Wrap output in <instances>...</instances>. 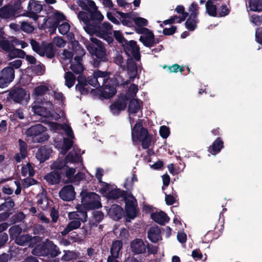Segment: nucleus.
Returning <instances> with one entry per match:
<instances>
[{
	"label": "nucleus",
	"instance_id": "obj_1",
	"mask_svg": "<svg viewBox=\"0 0 262 262\" xmlns=\"http://www.w3.org/2000/svg\"><path fill=\"white\" fill-rule=\"evenodd\" d=\"M86 48L91 55L95 57L92 61L95 68L99 67L101 62L107 60L106 49L99 39L91 38V42L87 45Z\"/></svg>",
	"mask_w": 262,
	"mask_h": 262
},
{
	"label": "nucleus",
	"instance_id": "obj_2",
	"mask_svg": "<svg viewBox=\"0 0 262 262\" xmlns=\"http://www.w3.org/2000/svg\"><path fill=\"white\" fill-rule=\"evenodd\" d=\"M82 205H77L76 209L78 212L84 216V219H88L87 211L90 209H98L101 207L100 202L92 200L98 195L95 192H88L82 191L80 193Z\"/></svg>",
	"mask_w": 262,
	"mask_h": 262
},
{
	"label": "nucleus",
	"instance_id": "obj_3",
	"mask_svg": "<svg viewBox=\"0 0 262 262\" xmlns=\"http://www.w3.org/2000/svg\"><path fill=\"white\" fill-rule=\"evenodd\" d=\"M80 22L83 24V29L86 33L90 35H95L100 33L108 23L104 22L102 23L104 17H78Z\"/></svg>",
	"mask_w": 262,
	"mask_h": 262
},
{
	"label": "nucleus",
	"instance_id": "obj_4",
	"mask_svg": "<svg viewBox=\"0 0 262 262\" xmlns=\"http://www.w3.org/2000/svg\"><path fill=\"white\" fill-rule=\"evenodd\" d=\"M110 85H104L100 89L92 90L91 93L94 97H96L100 100L108 99L113 97L117 93L116 86L119 84L117 76L114 77L110 81Z\"/></svg>",
	"mask_w": 262,
	"mask_h": 262
},
{
	"label": "nucleus",
	"instance_id": "obj_5",
	"mask_svg": "<svg viewBox=\"0 0 262 262\" xmlns=\"http://www.w3.org/2000/svg\"><path fill=\"white\" fill-rule=\"evenodd\" d=\"M66 17H46L43 19L42 28L44 29H50L49 31H54L57 28L62 35L66 34L70 30V26L67 22L64 21Z\"/></svg>",
	"mask_w": 262,
	"mask_h": 262
},
{
	"label": "nucleus",
	"instance_id": "obj_6",
	"mask_svg": "<svg viewBox=\"0 0 262 262\" xmlns=\"http://www.w3.org/2000/svg\"><path fill=\"white\" fill-rule=\"evenodd\" d=\"M47 128L41 124H37L31 126L26 131L25 134L27 137L35 138L38 143H42L49 139V135L46 132Z\"/></svg>",
	"mask_w": 262,
	"mask_h": 262
},
{
	"label": "nucleus",
	"instance_id": "obj_7",
	"mask_svg": "<svg viewBox=\"0 0 262 262\" xmlns=\"http://www.w3.org/2000/svg\"><path fill=\"white\" fill-rule=\"evenodd\" d=\"M7 99L16 103L22 104L29 101L30 95L25 89L19 86H14L10 90Z\"/></svg>",
	"mask_w": 262,
	"mask_h": 262
},
{
	"label": "nucleus",
	"instance_id": "obj_8",
	"mask_svg": "<svg viewBox=\"0 0 262 262\" xmlns=\"http://www.w3.org/2000/svg\"><path fill=\"white\" fill-rule=\"evenodd\" d=\"M53 166L56 170L60 171L62 177L67 178L64 182L65 183H72L71 181L73 180L76 172L75 168L69 167L65 160H57L53 163Z\"/></svg>",
	"mask_w": 262,
	"mask_h": 262
},
{
	"label": "nucleus",
	"instance_id": "obj_9",
	"mask_svg": "<svg viewBox=\"0 0 262 262\" xmlns=\"http://www.w3.org/2000/svg\"><path fill=\"white\" fill-rule=\"evenodd\" d=\"M34 250H39L40 255L44 256L50 255L54 258L60 253L59 248L52 241H48L42 245H38Z\"/></svg>",
	"mask_w": 262,
	"mask_h": 262
},
{
	"label": "nucleus",
	"instance_id": "obj_10",
	"mask_svg": "<svg viewBox=\"0 0 262 262\" xmlns=\"http://www.w3.org/2000/svg\"><path fill=\"white\" fill-rule=\"evenodd\" d=\"M122 48L128 57H133L136 61L140 60V48L136 41L134 40H126L125 43H123Z\"/></svg>",
	"mask_w": 262,
	"mask_h": 262
},
{
	"label": "nucleus",
	"instance_id": "obj_11",
	"mask_svg": "<svg viewBox=\"0 0 262 262\" xmlns=\"http://www.w3.org/2000/svg\"><path fill=\"white\" fill-rule=\"evenodd\" d=\"M25 0H14L13 5L4 6L0 8V16H14L22 10L21 3Z\"/></svg>",
	"mask_w": 262,
	"mask_h": 262
},
{
	"label": "nucleus",
	"instance_id": "obj_12",
	"mask_svg": "<svg viewBox=\"0 0 262 262\" xmlns=\"http://www.w3.org/2000/svg\"><path fill=\"white\" fill-rule=\"evenodd\" d=\"M128 101V98L126 95H120L118 99L110 106L112 113L115 115H119L121 111L126 108Z\"/></svg>",
	"mask_w": 262,
	"mask_h": 262
},
{
	"label": "nucleus",
	"instance_id": "obj_13",
	"mask_svg": "<svg viewBox=\"0 0 262 262\" xmlns=\"http://www.w3.org/2000/svg\"><path fill=\"white\" fill-rule=\"evenodd\" d=\"M15 71L11 68H4L0 71V88H4L14 80Z\"/></svg>",
	"mask_w": 262,
	"mask_h": 262
},
{
	"label": "nucleus",
	"instance_id": "obj_14",
	"mask_svg": "<svg viewBox=\"0 0 262 262\" xmlns=\"http://www.w3.org/2000/svg\"><path fill=\"white\" fill-rule=\"evenodd\" d=\"M78 5L83 10L88 11L90 16H103L98 10L95 2L91 0H77Z\"/></svg>",
	"mask_w": 262,
	"mask_h": 262
},
{
	"label": "nucleus",
	"instance_id": "obj_15",
	"mask_svg": "<svg viewBox=\"0 0 262 262\" xmlns=\"http://www.w3.org/2000/svg\"><path fill=\"white\" fill-rule=\"evenodd\" d=\"M129 198H127L124 200L126 217L127 219H134L137 216L138 213L137 202L136 200V201L133 199L129 200Z\"/></svg>",
	"mask_w": 262,
	"mask_h": 262
},
{
	"label": "nucleus",
	"instance_id": "obj_16",
	"mask_svg": "<svg viewBox=\"0 0 262 262\" xmlns=\"http://www.w3.org/2000/svg\"><path fill=\"white\" fill-rule=\"evenodd\" d=\"M148 135L147 129L143 127L142 122L140 120L135 124L132 129V138L133 139L136 138L137 140L139 141Z\"/></svg>",
	"mask_w": 262,
	"mask_h": 262
},
{
	"label": "nucleus",
	"instance_id": "obj_17",
	"mask_svg": "<svg viewBox=\"0 0 262 262\" xmlns=\"http://www.w3.org/2000/svg\"><path fill=\"white\" fill-rule=\"evenodd\" d=\"M75 194L74 187L72 185L64 186L59 192L60 198L65 201L73 200L75 198Z\"/></svg>",
	"mask_w": 262,
	"mask_h": 262
},
{
	"label": "nucleus",
	"instance_id": "obj_18",
	"mask_svg": "<svg viewBox=\"0 0 262 262\" xmlns=\"http://www.w3.org/2000/svg\"><path fill=\"white\" fill-rule=\"evenodd\" d=\"M51 169L53 170L46 174L45 176L44 179L50 185H56L59 184L62 178L60 171L59 170H56L54 168L53 164L51 165Z\"/></svg>",
	"mask_w": 262,
	"mask_h": 262
},
{
	"label": "nucleus",
	"instance_id": "obj_19",
	"mask_svg": "<svg viewBox=\"0 0 262 262\" xmlns=\"http://www.w3.org/2000/svg\"><path fill=\"white\" fill-rule=\"evenodd\" d=\"M77 80L78 83L75 86L76 90L79 92L81 95H87L89 92V87H88V80L85 76L80 74L77 78Z\"/></svg>",
	"mask_w": 262,
	"mask_h": 262
},
{
	"label": "nucleus",
	"instance_id": "obj_20",
	"mask_svg": "<svg viewBox=\"0 0 262 262\" xmlns=\"http://www.w3.org/2000/svg\"><path fill=\"white\" fill-rule=\"evenodd\" d=\"M131 250L135 254L145 253L146 246L143 241L140 238H135L130 242Z\"/></svg>",
	"mask_w": 262,
	"mask_h": 262
},
{
	"label": "nucleus",
	"instance_id": "obj_21",
	"mask_svg": "<svg viewBox=\"0 0 262 262\" xmlns=\"http://www.w3.org/2000/svg\"><path fill=\"white\" fill-rule=\"evenodd\" d=\"M124 211L119 205L113 204L108 209L107 214L109 216L115 221H119L124 216Z\"/></svg>",
	"mask_w": 262,
	"mask_h": 262
},
{
	"label": "nucleus",
	"instance_id": "obj_22",
	"mask_svg": "<svg viewBox=\"0 0 262 262\" xmlns=\"http://www.w3.org/2000/svg\"><path fill=\"white\" fill-rule=\"evenodd\" d=\"M112 26L108 23L105 27L103 26V29L101 30L100 33L97 34L96 36L103 39L104 40L106 41L108 45H110L113 43L114 41V38L112 36Z\"/></svg>",
	"mask_w": 262,
	"mask_h": 262
},
{
	"label": "nucleus",
	"instance_id": "obj_23",
	"mask_svg": "<svg viewBox=\"0 0 262 262\" xmlns=\"http://www.w3.org/2000/svg\"><path fill=\"white\" fill-rule=\"evenodd\" d=\"M147 237L153 243L161 241V229L157 226L151 227L147 232Z\"/></svg>",
	"mask_w": 262,
	"mask_h": 262
},
{
	"label": "nucleus",
	"instance_id": "obj_24",
	"mask_svg": "<svg viewBox=\"0 0 262 262\" xmlns=\"http://www.w3.org/2000/svg\"><path fill=\"white\" fill-rule=\"evenodd\" d=\"M42 5L37 1L35 0H30L27 7V13L23 15L24 16H28L29 15H34V16H38L36 14L42 10Z\"/></svg>",
	"mask_w": 262,
	"mask_h": 262
},
{
	"label": "nucleus",
	"instance_id": "obj_25",
	"mask_svg": "<svg viewBox=\"0 0 262 262\" xmlns=\"http://www.w3.org/2000/svg\"><path fill=\"white\" fill-rule=\"evenodd\" d=\"M110 74L111 73L107 71H102L98 70L95 71V76L97 77L99 83L101 84V86L102 87L104 85H109L110 84V81L113 79H110ZM110 85L111 86L112 84H110Z\"/></svg>",
	"mask_w": 262,
	"mask_h": 262
},
{
	"label": "nucleus",
	"instance_id": "obj_26",
	"mask_svg": "<svg viewBox=\"0 0 262 262\" xmlns=\"http://www.w3.org/2000/svg\"><path fill=\"white\" fill-rule=\"evenodd\" d=\"M52 150L47 146H41L36 153V158L40 162L43 163L48 160Z\"/></svg>",
	"mask_w": 262,
	"mask_h": 262
},
{
	"label": "nucleus",
	"instance_id": "obj_27",
	"mask_svg": "<svg viewBox=\"0 0 262 262\" xmlns=\"http://www.w3.org/2000/svg\"><path fill=\"white\" fill-rule=\"evenodd\" d=\"M18 144L19 147V153L15 154L14 156V158L17 163H19L21 160L25 159L28 155V145L26 142L21 139H19Z\"/></svg>",
	"mask_w": 262,
	"mask_h": 262
},
{
	"label": "nucleus",
	"instance_id": "obj_28",
	"mask_svg": "<svg viewBox=\"0 0 262 262\" xmlns=\"http://www.w3.org/2000/svg\"><path fill=\"white\" fill-rule=\"evenodd\" d=\"M150 218L157 223L164 225L165 223H168L170 218L167 214L163 211L156 212L151 213Z\"/></svg>",
	"mask_w": 262,
	"mask_h": 262
},
{
	"label": "nucleus",
	"instance_id": "obj_29",
	"mask_svg": "<svg viewBox=\"0 0 262 262\" xmlns=\"http://www.w3.org/2000/svg\"><path fill=\"white\" fill-rule=\"evenodd\" d=\"M224 148V142L221 137H217L210 145L208 151L211 155L215 156Z\"/></svg>",
	"mask_w": 262,
	"mask_h": 262
},
{
	"label": "nucleus",
	"instance_id": "obj_30",
	"mask_svg": "<svg viewBox=\"0 0 262 262\" xmlns=\"http://www.w3.org/2000/svg\"><path fill=\"white\" fill-rule=\"evenodd\" d=\"M106 197L109 200H116L122 198L124 201L126 198H129L126 191L121 190L119 188H115L110 190L107 193Z\"/></svg>",
	"mask_w": 262,
	"mask_h": 262
},
{
	"label": "nucleus",
	"instance_id": "obj_31",
	"mask_svg": "<svg viewBox=\"0 0 262 262\" xmlns=\"http://www.w3.org/2000/svg\"><path fill=\"white\" fill-rule=\"evenodd\" d=\"M123 247V243L121 240H115L113 242L110 249L111 255L107 258L113 257L117 258L119 257V252Z\"/></svg>",
	"mask_w": 262,
	"mask_h": 262
},
{
	"label": "nucleus",
	"instance_id": "obj_32",
	"mask_svg": "<svg viewBox=\"0 0 262 262\" xmlns=\"http://www.w3.org/2000/svg\"><path fill=\"white\" fill-rule=\"evenodd\" d=\"M142 101L139 99H132L129 101L128 112L129 114H135L142 108Z\"/></svg>",
	"mask_w": 262,
	"mask_h": 262
},
{
	"label": "nucleus",
	"instance_id": "obj_33",
	"mask_svg": "<svg viewBox=\"0 0 262 262\" xmlns=\"http://www.w3.org/2000/svg\"><path fill=\"white\" fill-rule=\"evenodd\" d=\"M81 225V222L79 220H73L70 221L64 228L63 231H61V234L65 236L69 234L73 230L78 229Z\"/></svg>",
	"mask_w": 262,
	"mask_h": 262
},
{
	"label": "nucleus",
	"instance_id": "obj_34",
	"mask_svg": "<svg viewBox=\"0 0 262 262\" xmlns=\"http://www.w3.org/2000/svg\"><path fill=\"white\" fill-rule=\"evenodd\" d=\"M42 51L43 52V56L46 55L49 59H52L55 56V48L52 43L45 42Z\"/></svg>",
	"mask_w": 262,
	"mask_h": 262
},
{
	"label": "nucleus",
	"instance_id": "obj_35",
	"mask_svg": "<svg viewBox=\"0 0 262 262\" xmlns=\"http://www.w3.org/2000/svg\"><path fill=\"white\" fill-rule=\"evenodd\" d=\"M154 34L151 32L145 36H140L139 41L146 47L151 48L154 46Z\"/></svg>",
	"mask_w": 262,
	"mask_h": 262
},
{
	"label": "nucleus",
	"instance_id": "obj_36",
	"mask_svg": "<svg viewBox=\"0 0 262 262\" xmlns=\"http://www.w3.org/2000/svg\"><path fill=\"white\" fill-rule=\"evenodd\" d=\"M32 110L35 114L40 116L43 117H49L52 116L50 111L44 106L34 105L32 107Z\"/></svg>",
	"mask_w": 262,
	"mask_h": 262
},
{
	"label": "nucleus",
	"instance_id": "obj_37",
	"mask_svg": "<svg viewBox=\"0 0 262 262\" xmlns=\"http://www.w3.org/2000/svg\"><path fill=\"white\" fill-rule=\"evenodd\" d=\"M77 45L73 49L74 52L77 55L74 57V60L76 63H81L82 56L85 54L84 49L76 41Z\"/></svg>",
	"mask_w": 262,
	"mask_h": 262
},
{
	"label": "nucleus",
	"instance_id": "obj_38",
	"mask_svg": "<svg viewBox=\"0 0 262 262\" xmlns=\"http://www.w3.org/2000/svg\"><path fill=\"white\" fill-rule=\"evenodd\" d=\"M80 253L74 251L67 250L64 251V253L61 257V259L64 261H70L77 259L79 257Z\"/></svg>",
	"mask_w": 262,
	"mask_h": 262
},
{
	"label": "nucleus",
	"instance_id": "obj_39",
	"mask_svg": "<svg viewBox=\"0 0 262 262\" xmlns=\"http://www.w3.org/2000/svg\"><path fill=\"white\" fill-rule=\"evenodd\" d=\"M248 3L251 11L262 12V0H249Z\"/></svg>",
	"mask_w": 262,
	"mask_h": 262
},
{
	"label": "nucleus",
	"instance_id": "obj_40",
	"mask_svg": "<svg viewBox=\"0 0 262 262\" xmlns=\"http://www.w3.org/2000/svg\"><path fill=\"white\" fill-rule=\"evenodd\" d=\"M45 43V41H42L40 44L38 41L33 39H31L30 41L32 50L41 56H43V52L42 51Z\"/></svg>",
	"mask_w": 262,
	"mask_h": 262
},
{
	"label": "nucleus",
	"instance_id": "obj_41",
	"mask_svg": "<svg viewBox=\"0 0 262 262\" xmlns=\"http://www.w3.org/2000/svg\"><path fill=\"white\" fill-rule=\"evenodd\" d=\"M26 56V52L21 49H16L13 46L8 54V56L10 59L15 58L16 57L24 58Z\"/></svg>",
	"mask_w": 262,
	"mask_h": 262
},
{
	"label": "nucleus",
	"instance_id": "obj_42",
	"mask_svg": "<svg viewBox=\"0 0 262 262\" xmlns=\"http://www.w3.org/2000/svg\"><path fill=\"white\" fill-rule=\"evenodd\" d=\"M65 85L68 88H72L75 84L76 78L71 72H66L64 74Z\"/></svg>",
	"mask_w": 262,
	"mask_h": 262
},
{
	"label": "nucleus",
	"instance_id": "obj_43",
	"mask_svg": "<svg viewBox=\"0 0 262 262\" xmlns=\"http://www.w3.org/2000/svg\"><path fill=\"white\" fill-rule=\"evenodd\" d=\"M134 183L133 182L131 181V180L129 178H127L125 180L123 187L124 188H125V191L127 192L128 197L131 199H133L136 201V198L133 196L132 193L134 188Z\"/></svg>",
	"mask_w": 262,
	"mask_h": 262
},
{
	"label": "nucleus",
	"instance_id": "obj_44",
	"mask_svg": "<svg viewBox=\"0 0 262 262\" xmlns=\"http://www.w3.org/2000/svg\"><path fill=\"white\" fill-rule=\"evenodd\" d=\"M31 240L32 236L29 234H26L20 235L18 237H16L15 239V242L18 245L24 246Z\"/></svg>",
	"mask_w": 262,
	"mask_h": 262
},
{
	"label": "nucleus",
	"instance_id": "obj_45",
	"mask_svg": "<svg viewBox=\"0 0 262 262\" xmlns=\"http://www.w3.org/2000/svg\"><path fill=\"white\" fill-rule=\"evenodd\" d=\"M21 173L23 177L27 176L28 173L31 177L34 176L35 171L30 163H28L26 165L22 166Z\"/></svg>",
	"mask_w": 262,
	"mask_h": 262
},
{
	"label": "nucleus",
	"instance_id": "obj_46",
	"mask_svg": "<svg viewBox=\"0 0 262 262\" xmlns=\"http://www.w3.org/2000/svg\"><path fill=\"white\" fill-rule=\"evenodd\" d=\"M197 17H188L185 23L186 28L190 31H194L197 27Z\"/></svg>",
	"mask_w": 262,
	"mask_h": 262
},
{
	"label": "nucleus",
	"instance_id": "obj_47",
	"mask_svg": "<svg viewBox=\"0 0 262 262\" xmlns=\"http://www.w3.org/2000/svg\"><path fill=\"white\" fill-rule=\"evenodd\" d=\"M206 9L208 14L210 16H215L216 15V8L210 0H208L206 4Z\"/></svg>",
	"mask_w": 262,
	"mask_h": 262
},
{
	"label": "nucleus",
	"instance_id": "obj_48",
	"mask_svg": "<svg viewBox=\"0 0 262 262\" xmlns=\"http://www.w3.org/2000/svg\"><path fill=\"white\" fill-rule=\"evenodd\" d=\"M49 88L45 85H40L35 87L33 91V95L40 96L43 95L48 91Z\"/></svg>",
	"mask_w": 262,
	"mask_h": 262
},
{
	"label": "nucleus",
	"instance_id": "obj_49",
	"mask_svg": "<svg viewBox=\"0 0 262 262\" xmlns=\"http://www.w3.org/2000/svg\"><path fill=\"white\" fill-rule=\"evenodd\" d=\"M198 9V5L194 2L192 3L188 8V13L186 12L184 16H196L199 14Z\"/></svg>",
	"mask_w": 262,
	"mask_h": 262
},
{
	"label": "nucleus",
	"instance_id": "obj_50",
	"mask_svg": "<svg viewBox=\"0 0 262 262\" xmlns=\"http://www.w3.org/2000/svg\"><path fill=\"white\" fill-rule=\"evenodd\" d=\"M134 60L133 57H128L126 61V68L131 73L137 72V64Z\"/></svg>",
	"mask_w": 262,
	"mask_h": 262
},
{
	"label": "nucleus",
	"instance_id": "obj_51",
	"mask_svg": "<svg viewBox=\"0 0 262 262\" xmlns=\"http://www.w3.org/2000/svg\"><path fill=\"white\" fill-rule=\"evenodd\" d=\"M22 229L18 225L13 226L9 229L10 237H15V238L20 235Z\"/></svg>",
	"mask_w": 262,
	"mask_h": 262
},
{
	"label": "nucleus",
	"instance_id": "obj_52",
	"mask_svg": "<svg viewBox=\"0 0 262 262\" xmlns=\"http://www.w3.org/2000/svg\"><path fill=\"white\" fill-rule=\"evenodd\" d=\"M69 217L70 220H79L80 222L84 223L87 221V219H84L85 217L77 211L69 213Z\"/></svg>",
	"mask_w": 262,
	"mask_h": 262
},
{
	"label": "nucleus",
	"instance_id": "obj_53",
	"mask_svg": "<svg viewBox=\"0 0 262 262\" xmlns=\"http://www.w3.org/2000/svg\"><path fill=\"white\" fill-rule=\"evenodd\" d=\"M13 45L8 40H0V47L6 52L9 53L11 49L13 48Z\"/></svg>",
	"mask_w": 262,
	"mask_h": 262
},
{
	"label": "nucleus",
	"instance_id": "obj_54",
	"mask_svg": "<svg viewBox=\"0 0 262 262\" xmlns=\"http://www.w3.org/2000/svg\"><path fill=\"white\" fill-rule=\"evenodd\" d=\"M70 69L75 74H81L83 72L84 68L81 63H71Z\"/></svg>",
	"mask_w": 262,
	"mask_h": 262
},
{
	"label": "nucleus",
	"instance_id": "obj_55",
	"mask_svg": "<svg viewBox=\"0 0 262 262\" xmlns=\"http://www.w3.org/2000/svg\"><path fill=\"white\" fill-rule=\"evenodd\" d=\"M139 141L142 142V147L144 149H148L151 144V136L149 134L148 136L144 137Z\"/></svg>",
	"mask_w": 262,
	"mask_h": 262
},
{
	"label": "nucleus",
	"instance_id": "obj_56",
	"mask_svg": "<svg viewBox=\"0 0 262 262\" xmlns=\"http://www.w3.org/2000/svg\"><path fill=\"white\" fill-rule=\"evenodd\" d=\"M88 85L90 84L94 87H99L100 86V84L99 83L97 77L95 75V71L94 72L93 75L92 76H90L88 77Z\"/></svg>",
	"mask_w": 262,
	"mask_h": 262
},
{
	"label": "nucleus",
	"instance_id": "obj_57",
	"mask_svg": "<svg viewBox=\"0 0 262 262\" xmlns=\"http://www.w3.org/2000/svg\"><path fill=\"white\" fill-rule=\"evenodd\" d=\"M136 25L138 27H144L148 25V21L143 17H132Z\"/></svg>",
	"mask_w": 262,
	"mask_h": 262
},
{
	"label": "nucleus",
	"instance_id": "obj_58",
	"mask_svg": "<svg viewBox=\"0 0 262 262\" xmlns=\"http://www.w3.org/2000/svg\"><path fill=\"white\" fill-rule=\"evenodd\" d=\"M169 128L165 125L161 126L160 128V135L163 139H166L170 134Z\"/></svg>",
	"mask_w": 262,
	"mask_h": 262
},
{
	"label": "nucleus",
	"instance_id": "obj_59",
	"mask_svg": "<svg viewBox=\"0 0 262 262\" xmlns=\"http://www.w3.org/2000/svg\"><path fill=\"white\" fill-rule=\"evenodd\" d=\"M113 33L114 37L119 43H122V45L123 43H125V41L127 40L120 31H114Z\"/></svg>",
	"mask_w": 262,
	"mask_h": 262
},
{
	"label": "nucleus",
	"instance_id": "obj_60",
	"mask_svg": "<svg viewBox=\"0 0 262 262\" xmlns=\"http://www.w3.org/2000/svg\"><path fill=\"white\" fill-rule=\"evenodd\" d=\"M37 180L31 178H27L23 180V185L25 188H28L30 186L37 184Z\"/></svg>",
	"mask_w": 262,
	"mask_h": 262
},
{
	"label": "nucleus",
	"instance_id": "obj_61",
	"mask_svg": "<svg viewBox=\"0 0 262 262\" xmlns=\"http://www.w3.org/2000/svg\"><path fill=\"white\" fill-rule=\"evenodd\" d=\"M122 24L126 27L133 26V20L132 17H118Z\"/></svg>",
	"mask_w": 262,
	"mask_h": 262
},
{
	"label": "nucleus",
	"instance_id": "obj_62",
	"mask_svg": "<svg viewBox=\"0 0 262 262\" xmlns=\"http://www.w3.org/2000/svg\"><path fill=\"white\" fill-rule=\"evenodd\" d=\"M73 141L69 138H64L62 145V149L66 151H68L72 147Z\"/></svg>",
	"mask_w": 262,
	"mask_h": 262
},
{
	"label": "nucleus",
	"instance_id": "obj_63",
	"mask_svg": "<svg viewBox=\"0 0 262 262\" xmlns=\"http://www.w3.org/2000/svg\"><path fill=\"white\" fill-rule=\"evenodd\" d=\"M101 185V188L100 189V192L102 194H105L107 193L110 190V185L109 184L102 181L99 183Z\"/></svg>",
	"mask_w": 262,
	"mask_h": 262
},
{
	"label": "nucleus",
	"instance_id": "obj_64",
	"mask_svg": "<svg viewBox=\"0 0 262 262\" xmlns=\"http://www.w3.org/2000/svg\"><path fill=\"white\" fill-rule=\"evenodd\" d=\"M255 41L262 45V27H259L255 31Z\"/></svg>",
	"mask_w": 262,
	"mask_h": 262
}]
</instances>
